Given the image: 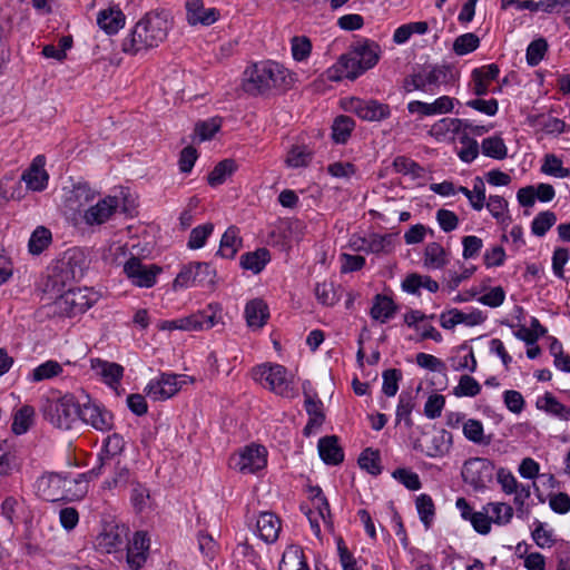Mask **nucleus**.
I'll list each match as a JSON object with an SVG mask.
<instances>
[{
    "label": "nucleus",
    "instance_id": "f257e3e1",
    "mask_svg": "<svg viewBox=\"0 0 570 570\" xmlns=\"http://www.w3.org/2000/svg\"><path fill=\"white\" fill-rule=\"evenodd\" d=\"M170 23L167 17L158 12L146 13L128 33L122 42V52L131 56L158 47L168 35Z\"/></svg>",
    "mask_w": 570,
    "mask_h": 570
},
{
    "label": "nucleus",
    "instance_id": "f03ea898",
    "mask_svg": "<svg viewBox=\"0 0 570 570\" xmlns=\"http://www.w3.org/2000/svg\"><path fill=\"white\" fill-rule=\"evenodd\" d=\"M87 267L88 259L85 252L77 247L69 248L52 266L50 278L55 287H63L81 279Z\"/></svg>",
    "mask_w": 570,
    "mask_h": 570
},
{
    "label": "nucleus",
    "instance_id": "7ed1b4c3",
    "mask_svg": "<svg viewBox=\"0 0 570 570\" xmlns=\"http://www.w3.org/2000/svg\"><path fill=\"white\" fill-rule=\"evenodd\" d=\"M450 68L445 65H428L414 70L404 78L403 89L405 92L422 91L435 95L442 83L446 82Z\"/></svg>",
    "mask_w": 570,
    "mask_h": 570
},
{
    "label": "nucleus",
    "instance_id": "20e7f679",
    "mask_svg": "<svg viewBox=\"0 0 570 570\" xmlns=\"http://www.w3.org/2000/svg\"><path fill=\"white\" fill-rule=\"evenodd\" d=\"M253 379L272 392L285 396H294L292 376L279 364H262L253 370Z\"/></svg>",
    "mask_w": 570,
    "mask_h": 570
},
{
    "label": "nucleus",
    "instance_id": "39448f33",
    "mask_svg": "<svg viewBox=\"0 0 570 570\" xmlns=\"http://www.w3.org/2000/svg\"><path fill=\"white\" fill-rule=\"evenodd\" d=\"M217 284L216 269L208 263H190L185 265L174 279L175 289L204 287L214 289Z\"/></svg>",
    "mask_w": 570,
    "mask_h": 570
},
{
    "label": "nucleus",
    "instance_id": "423d86ee",
    "mask_svg": "<svg viewBox=\"0 0 570 570\" xmlns=\"http://www.w3.org/2000/svg\"><path fill=\"white\" fill-rule=\"evenodd\" d=\"M81 405L73 395L67 394L51 402L45 411V417L60 430H70L80 417Z\"/></svg>",
    "mask_w": 570,
    "mask_h": 570
},
{
    "label": "nucleus",
    "instance_id": "0eeeda50",
    "mask_svg": "<svg viewBox=\"0 0 570 570\" xmlns=\"http://www.w3.org/2000/svg\"><path fill=\"white\" fill-rule=\"evenodd\" d=\"M96 293L87 287L70 288L60 295L55 304L58 312L65 316L72 317L85 313L96 302Z\"/></svg>",
    "mask_w": 570,
    "mask_h": 570
},
{
    "label": "nucleus",
    "instance_id": "6e6552de",
    "mask_svg": "<svg viewBox=\"0 0 570 570\" xmlns=\"http://www.w3.org/2000/svg\"><path fill=\"white\" fill-rule=\"evenodd\" d=\"M494 464L485 458H470L462 468L463 481L475 491L484 490L493 479Z\"/></svg>",
    "mask_w": 570,
    "mask_h": 570
},
{
    "label": "nucleus",
    "instance_id": "1a4fd4ad",
    "mask_svg": "<svg viewBox=\"0 0 570 570\" xmlns=\"http://www.w3.org/2000/svg\"><path fill=\"white\" fill-rule=\"evenodd\" d=\"M230 461L233 466L240 473L253 474L266 466L267 450L263 445L250 444L233 455Z\"/></svg>",
    "mask_w": 570,
    "mask_h": 570
},
{
    "label": "nucleus",
    "instance_id": "9d476101",
    "mask_svg": "<svg viewBox=\"0 0 570 570\" xmlns=\"http://www.w3.org/2000/svg\"><path fill=\"white\" fill-rule=\"evenodd\" d=\"M129 529L125 524L109 522L97 535L95 547L104 553H114L127 547Z\"/></svg>",
    "mask_w": 570,
    "mask_h": 570
},
{
    "label": "nucleus",
    "instance_id": "9b49d317",
    "mask_svg": "<svg viewBox=\"0 0 570 570\" xmlns=\"http://www.w3.org/2000/svg\"><path fill=\"white\" fill-rule=\"evenodd\" d=\"M59 473H45L36 481L37 494L46 501H59L67 498V487L76 483Z\"/></svg>",
    "mask_w": 570,
    "mask_h": 570
},
{
    "label": "nucleus",
    "instance_id": "f8f14e48",
    "mask_svg": "<svg viewBox=\"0 0 570 570\" xmlns=\"http://www.w3.org/2000/svg\"><path fill=\"white\" fill-rule=\"evenodd\" d=\"M188 381L193 382V379L186 375L164 373L151 380L145 387V392L153 401H165L174 396Z\"/></svg>",
    "mask_w": 570,
    "mask_h": 570
},
{
    "label": "nucleus",
    "instance_id": "ddd939ff",
    "mask_svg": "<svg viewBox=\"0 0 570 570\" xmlns=\"http://www.w3.org/2000/svg\"><path fill=\"white\" fill-rule=\"evenodd\" d=\"M363 72H365V70L351 49L347 53L342 55L338 61L330 67L321 78L315 81V86H317L318 81L324 82L325 80L340 81L344 78L354 80Z\"/></svg>",
    "mask_w": 570,
    "mask_h": 570
},
{
    "label": "nucleus",
    "instance_id": "4468645a",
    "mask_svg": "<svg viewBox=\"0 0 570 570\" xmlns=\"http://www.w3.org/2000/svg\"><path fill=\"white\" fill-rule=\"evenodd\" d=\"M161 272L157 265H146L137 257H131L124 266V273L129 281L138 287L150 288L156 284V278Z\"/></svg>",
    "mask_w": 570,
    "mask_h": 570
},
{
    "label": "nucleus",
    "instance_id": "2eb2a0df",
    "mask_svg": "<svg viewBox=\"0 0 570 570\" xmlns=\"http://www.w3.org/2000/svg\"><path fill=\"white\" fill-rule=\"evenodd\" d=\"M348 109L357 117L366 121H381L390 117L391 108L389 105L374 99L351 98Z\"/></svg>",
    "mask_w": 570,
    "mask_h": 570
},
{
    "label": "nucleus",
    "instance_id": "dca6fc26",
    "mask_svg": "<svg viewBox=\"0 0 570 570\" xmlns=\"http://www.w3.org/2000/svg\"><path fill=\"white\" fill-rule=\"evenodd\" d=\"M220 323L219 308L209 304L203 311L178 318L180 331H205L210 330Z\"/></svg>",
    "mask_w": 570,
    "mask_h": 570
},
{
    "label": "nucleus",
    "instance_id": "f3484780",
    "mask_svg": "<svg viewBox=\"0 0 570 570\" xmlns=\"http://www.w3.org/2000/svg\"><path fill=\"white\" fill-rule=\"evenodd\" d=\"M311 500L313 509L307 512V518L314 534L320 537L321 521L326 527L332 524L330 504L318 487L311 489Z\"/></svg>",
    "mask_w": 570,
    "mask_h": 570
},
{
    "label": "nucleus",
    "instance_id": "a211bd4d",
    "mask_svg": "<svg viewBox=\"0 0 570 570\" xmlns=\"http://www.w3.org/2000/svg\"><path fill=\"white\" fill-rule=\"evenodd\" d=\"M79 419L101 432L110 431L114 426L112 414L100 404L90 400L81 404Z\"/></svg>",
    "mask_w": 570,
    "mask_h": 570
},
{
    "label": "nucleus",
    "instance_id": "6ab92c4d",
    "mask_svg": "<svg viewBox=\"0 0 570 570\" xmlns=\"http://www.w3.org/2000/svg\"><path fill=\"white\" fill-rule=\"evenodd\" d=\"M497 480L505 494H514L513 503L518 511H522L525 501L531 495L530 487L519 483L512 472L504 468L498 470Z\"/></svg>",
    "mask_w": 570,
    "mask_h": 570
},
{
    "label": "nucleus",
    "instance_id": "aec40b11",
    "mask_svg": "<svg viewBox=\"0 0 570 570\" xmlns=\"http://www.w3.org/2000/svg\"><path fill=\"white\" fill-rule=\"evenodd\" d=\"M119 205V198L107 196L86 209L82 218L89 226L101 225L116 214Z\"/></svg>",
    "mask_w": 570,
    "mask_h": 570
},
{
    "label": "nucleus",
    "instance_id": "412c9836",
    "mask_svg": "<svg viewBox=\"0 0 570 570\" xmlns=\"http://www.w3.org/2000/svg\"><path fill=\"white\" fill-rule=\"evenodd\" d=\"M186 19L190 26H210L219 18L216 8H206L203 0H187L185 3Z\"/></svg>",
    "mask_w": 570,
    "mask_h": 570
},
{
    "label": "nucleus",
    "instance_id": "4be33fe9",
    "mask_svg": "<svg viewBox=\"0 0 570 570\" xmlns=\"http://www.w3.org/2000/svg\"><path fill=\"white\" fill-rule=\"evenodd\" d=\"M266 75L265 61L248 67L244 72L243 89L254 96L266 92Z\"/></svg>",
    "mask_w": 570,
    "mask_h": 570
},
{
    "label": "nucleus",
    "instance_id": "5701e85b",
    "mask_svg": "<svg viewBox=\"0 0 570 570\" xmlns=\"http://www.w3.org/2000/svg\"><path fill=\"white\" fill-rule=\"evenodd\" d=\"M45 156L38 155L33 158L30 167L22 174V180L30 190L41 191L47 187L49 175L45 169Z\"/></svg>",
    "mask_w": 570,
    "mask_h": 570
},
{
    "label": "nucleus",
    "instance_id": "b1692460",
    "mask_svg": "<svg viewBox=\"0 0 570 570\" xmlns=\"http://www.w3.org/2000/svg\"><path fill=\"white\" fill-rule=\"evenodd\" d=\"M90 368L110 387H116L120 383L125 371L120 364L101 358H92Z\"/></svg>",
    "mask_w": 570,
    "mask_h": 570
},
{
    "label": "nucleus",
    "instance_id": "393cba45",
    "mask_svg": "<svg viewBox=\"0 0 570 570\" xmlns=\"http://www.w3.org/2000/svg\"><path fill=\"white\" fill-rule=\"evenodd\" d=\"M484 321L480 311L470 313L462 312L458 308H452L441 313L440 324L445 330H452L459 324H465L468 326H475Z\"/></svg>",
    "mask_w": 570,
    "mask_h": 570
},
{
    "label": "nucleus",
    "instance_id": "a878e982",
    "mask_svg": "<svg viewBox=\"0 0 570 570\" xmlns=\"http://www.w3.org/2000/svg\"><path fill=\"white\" fill-rule=\"evenodd\" d=\"M149 539L144 532H136L130 544L127 543V562L132 569H139L147 559Z\"/></svg>",
    "mask_w": 570,
    "mask_h": 570
},
{
    "label": "nucleus",
    "instance_id": "bb28decb",
    "mask_svg": "<svg viewBox=\"0 0 570 570\" xmlns=\"http://www.w3.org/2000/svg\"><path fill=\"white\" fill-rule=\"evenodd\" d=\"M256 531L266 543L277 540L281 531V520L272 512H262L256 520Z\"/></svg>",
    "mask_w": 570,
    "mask_h": 570
},
{
    "label": "nucleus",
    "instance_id": "cd10ccee",
    "mask_svg": "<svg viewBox=\"0 0 570 570\" xmlns=\"http://www.w3.org/2000/svg\"><path fill=\"white\" fill-rule=\"evenodd\" d=\"M352 51L365 71L373 68L379 62L381 53L380 46L370 40L356 42L352 47Z\"/></svg>",
    "mask_w": 570,
    "mask_h": 570
},
{
    "label": "nucleus",
    "instance_id": "c85d7f7f",
    "mask_svg": "<svg viewBox=\"0 0 570 570\" xmlns=\"http://www.w3.org/2000/svg\"><path fill=\"white\" fill-rule=\"evenodd\" d=\"M126 17L117 7H109L100 10L97 14L98 26L108 35L117 33L124 28Z\"/></svg>",
    "mask_w": 570,
    "mask_h": 570
},
{
    "label": "nucleus",
    "instance_id": "c756f323",
    "mask_svg": "<svg viewBox=\"0 0 570 570\" xmlns=\"http://www.w3.org/2000/svg\"><path fill=\"white\" fill-rule=\"evenodd\" d=\"M468 127H470V121L466 119L442 118V119L438 120L434 125H432L429 132L436 140H442L446 137V135L449 132H452V134L464 132V131H466Z\"/></svg>",
    "mask_w": 570,
    "mask_h": 570
},
{
    "label": "nucleus",
    "instance_id": "7c9ffc66",
    "mask_svg": "<svg viewBox=\"0 0 570 570\" xmlns=\"http://www.w3.org/2000/svg\"><path fill=\"white\" fill-rule=\"evenodd\" d=\"M278 570H309L303 548L297 544L286 547Z\"/></svg>",
    "mask_w": 570,
    "mask_h": 570
},
{
    "label": "nucleus",
    "instance_id": "2f4dec72",
    "mask_svg": "<svg viewBox=\"0 0 570 570\" xmlns=\"http://www.w3.org/2000/svg\"><path fill=\"white\" fill-rule=\"evenodd\" d=\"M96 198V191L86 183H79L69 191L66 204L70 210H80Z\"/></svg>",
    "mask_w": 570,
    "mask_h": 570
},
{
    "label": "nucleus",
    "instance_id": "473e14b6",
    "mask_svg": "<svg viewBox=\"0 0 570 570\" xmlns=\"http://www.w3.org/2000/svg\"><path fill=\"white\" fill-rule=\"evenodd\" d=\"M450 262L449 254L444 247L436 243H429L423 253V265L428 269H442Z\"/></svg>",
    "mask_w": 570,
    "mask_h": 570
},
{
    "label": "nucleus",
    "instance_id": "72a5a7b5",
    "mask_svg": "<svg viewBox=\"0 0 570 570\" xmlns=\"http://www.w3.org/2000/svg\"><path fill=\"white\" fill-rule=\"evenodd\" d=\"M402 289L409 294H419L420 288H425L430 293H436L440 288L439 283L429 275L412 273L405 276L402 282Z\"/></svg>",
    "mask_w": 570,
    "mask_h": 570
},
{
    "label": "nucleus",
    "instance_id": "f704fd0d",
    "mask_svg": "<svg viewBox=\"0 0 570 570\" xmlns=\"http://www.w3.org/2000/svg\"><path fill=\"white\" fill-rule=\"evenodd\" d=\"M317 448L321 459L326 464L336 465L344 459L343 450L338 445V440L335 435L322 438L318 441Z\"/></svg>",
    "mask_w": 570,
    "mask_h": 570
},
{
    "label": "nucleus",
    "instance_id": "c9c22d12",
    "mask_svg": "<svg viewBox=\"0 0 570 570\" xmlns=\"http://www.w3.org/2000/svg\"><path fill=\"white\" fill-rule=\"evenodd\" d=\"M397 311L396 304L386 295L377 294L374 296L370 315L380 323H386Z\"/></svg>",
    "mask_w": 570,
    "mask_h": 570
},
{
    "label": "nucleus",
    "instance_id": "e433bc0d",
    "mask_svg": "<svg viewBox=\"0 0 570 570\" xmlns=\"http://www.w3.org/2000/svg\"><path fill=\"white\" fill-rule=\"evenodd\" d=\"M267 90L286 88L292 83V76L286 68L275 61H265Z\"/></svg>",
    "mask_w": 570,
    "mask_h": 570
},
{
    "label": "nucleus",
    "instance_id": "4c0bfd02",
    "mask_svg": "<svg viewBox=\"0 0 570 570\" xmlns=\"http://www.w3.org/2000/svg\"><path fill=\"white\" fill-rule=\"evenodd\" d=\"M269 316L268 307L262 299H253L246 304L245 317L252 328H261Z\"/></svg>",
    "mask_w": 570,
    "mask_h": 570
},
{
    "label": "nucleus",
    "instance_id": "58836bf2",
    "mask_svg": "<svg viewBox=\"0 0 570 570\" xmlns=\"http://www.w3.org/2000/svg\"><path fill=\"white\" fill-rule=\"evenodd\" d=\"M242 243L239 229L230 226L222 236L217 254L224 258H233L242 247Z\"/></svg>",
    "mask_w": 570,
    "mask_h": 570
},
{
    "label": "nucleus",
    "instance_id": "ea45409f",
    "mask_svg": "<svg viewBox=\"0 0 570 570\" xmlns=\"http://www.w3.org/2000/svg\"><path fill=\"white\" fill-rule=\"evenodd\" d=\"M462 432L464 438L474 444L489 445L491 443V436L485 435L483 424L479 420H464Z\"/></svg>",
    "mask_w": 570,
    "mask_h": 570
},
{
    "label": "nucleus",
    "instance_id": "a19ab883",
    "mask_svg": "<svg viewBox=\"0 0 570 570\" xmlns=\"http://www.w3.org/2000/svg\"><path fill=\"white\" fill-rule=\"evenodd\" d=\"M532 525L531 538L539 548L550 549L556 544L554 530L549 524L535 520Z\"/></svg>",
    "mask_w": 570,
    "mask_h": 570
},
{
    "label": "nucleus",
    "instance_id": "79ce46f5",
    "mask_svg": "<svg viewBox=\"0 0 570 570\" xmlns=\"http://www.w3.org/2000/svg\"><path fill=\"white\" fill-rule=\"evenodd\" d=\"M269 259V252L266 248H258L255 252L242 255L240 265L243 268L252 271L254 274H258L263 271Z\"/></svg>",
    "mask_w": 570,
    "mask_h": 570
},
{
    "label": "nucleus",
    "instance_id": "37998d69",
    "mask_svg": "<svg viewBox=\"0 0 570 570\" xmlns=\"http://www.w3.org/2000/svg\"><path fill=\"white\" fill-rule=\"evenodd\" d=\"M52 243V234L50 229L45 226H38L31 234L28 242L29 253L32 255H40Z\"/></svg>",
    "mask_w": 570,
    "mask_h": 570
},
{
    "label": "nucleus",
    "instance_id": "c03bdc74",
    "mask_svg": "<svg viewBox=\"0 0 570 570\" xmlns=\"http://www.w3.org/2000/svg\"><path fill=\"white\" fill-rule=\"evenodd\" d=\"M485 509L490 514L491 524L500 527L509 524L514 513L513 508L504 502H489L485 504Z\"/></svg>",
    "mask_w": 570,
    "mask_h": 570
},
{
    "label": "nucleus",
    "instance_id": "a18cd8bd",
    "mask_svg": "<svg viewBox=\"0 0 570 570\" xmlns=\"http://www.w3.org/2000/svg\"><path fill=\"white\" fill-rule=\"evenodd\" d=\"M539 409L560 420L568 421L570 419V409L559 402L552 394L546 393L538 402Z\"/></svg>",
    "mask_w": 570,
    "mask_h": 570
},
{
    "label": "nucleus",
    "instance_id": "49530a36",
    "mask_svg": "<svg viewBox=\"0 0 570 570\" xmlns=\"http://www.w3.org/2000/svg\"><path fill=\"white\" fill-rule=\"evenodd\" d=\"M305 410L309 415V420L304 428V433L308 435L314 428H318L324 421L322 402L307 395L305 399Z\"/></svg>",
    "mask_w": 570,
    "mask_h": 570
},
{
    "label": "nucleus",
    "instance_id": "de8ad7c7",
    "mask_svg": "<svg viewBox=\"0 0 570 570\" xmlns=\"http://www.w3.org/2000/svg\"><path fill=\"white\" fill-rule=\"evenodd\" d=\"M63 368L60 363L53 360L46 361L32 370L29 375L31 382H41L59 376Z\"/></svg>",
    "mask_w": 570,
    "mask_h": 570
},
{
    "label": "nucleus",
    "instance_id": "09e8293b",
    "mask_svg": "<svg viewBox=\"0 0 570 570\" xmlns=\"http://www.w3.org/2000/svg\"><path fill=\"white\" fill-rule=\"evenodd\" d=\"M415 406L414 396L410 392H402L399 396V403L396 406V422H404L406 428H412L413 421L411 417V413Z\"/></svg>",
    "mask_w": 570,
    "mask_h": 570
},
{
    "label": "nucleus",
    "instance_id": "8fccbe9b",
    "mask_svg": "<svg viewBox=\"0 0 570 570\" xmlns=\"http://www.w3.org/2000/svg\"><path fill=\"white\" fill-rule=\"evenodd\" d=\"M234 160L224 159L218 163L209 173L207 181L212 187H216L226 181V179L235 171Z\"/></svg>",
    "mask_w": 570,
    "mask_h": 570
},
{
    "label": "nucleus",
    "instance_id": "3c124183",
    "mask_svg": "<svg viewBox=\"0 0 570 570\" xmlns=\"http://www.w3.org/2000/svg\"><path fill=\"white\" fill-rule=\"evenodd\" d=\"M35 410L30 405H23L13 415L12 432L17 435L26 433L32 424Z\"/></svg>",
    "mask_w": 570,
    "mask_h": 570
},
{
    "label": "nucleus",
    "instance_id": "603ef678",
    "mask_svg": "<svg viewBox=\"0 0 570 570\" xmlns=\"http://www.w3.org/2000/svg\"><path fill=\"white\" fill-rule=\"evenodd\" d=\"M354 128V120L347 116L337 117L332 126V138L337 144H345Z\"/></svg>",
    "mask_w": 570,
    "mask_h": 570
},
{
    "label": "nucleus",
    "instance_id": "864d4df0",
    "mask_svg": "<svg viewBox=\"0 0 570 570\" xmlns=\"http://www.w3.org/2000/svg\"><path fill=\"white\" fill-rule=\"evenodd\" d=\"M482 153L494 159H503L508 155V148L503 139L499 136L488 137L482 140Z\"/></svg>",
    "mask_w": 570,
    "mask_h": 570
},
{
    "label": "nucleus",
    "instance_id": "5fc2aeb1",
    "mask_svg": "<svg viewBox=\"0 0 570 570\" xmlns=\"http://www.w3.org/2000/svg\"><path fill=\"white\" fill-rule=\"evenodd\" d=\"M393 249V236L390 234L379 235L372 234L367 238L365 253L389 254Z\"/></svg>",
    "mask_w": 570,
    "mask_h": 570
},
{
    "label": "nucleus",
    "instance_id": "6e6d98bb",
    "mask_svg": "<svg viewBox=\"0 0 570 570\" xmlns=\"http://www.w3.org/2000/svg\"><path fill=\"white\" fill-rule=\"evenodd\" d=\"M541 171L558 178H566L570 175V170L563 167L562 160L553 154L544 156Z\"/></svg>",
    "mask_w": 570,
    "mask_h": 570
},
{
    "label": "nucleus",
    "instance_id": "4d7b16f0",
    "mask_svg": "<svg viewBox=\"0 0 570 570\" xmlns=\"http://www.w3.org/2000/svg\"><path fill=\"white\" fill-rule=\"evenodd\" d=\"M214 225L206 223L191 229L187 246L190 249H199L205 246L207 238L213 234Z\"/></svg>",
    "mask_w": 570,
    "mask_h": 570
},
{
    "label": "nucleus",
    "instance_id": "13d9d810",
    "mask_svg": "<svg viewBox=\"0 0 570 570\" xmlns=\"http://www.w3.org/2000/svg\"><path fill=\"white\" fill-rule=\"evenodd\" d=\"M416 510L425 528H429L435 514L433 500L428 494H420L416 499Z\"/></svg>",
    "mask_w": 570,
    "mask_h": 570
},
{
    "label": "nucleus",
    "instance_id": "bf43d9fd",
    "mask_svg": "<svg viewBox=\"0 0 570 570\" xmlns=\"http://www.w3.org/2000/svg\"><path fill=\"white\" fill-rule=\"evenodd\" d=\"M480 391L481 385L474 377L470 375H462L460 377L459 384L453 390V394L458 397H473L478 395Z\"/></svg>",
    "mask_w": 570,
    "mask_h": 570
},
{
    "label": "nucleus",
    "instance_id": "052dcab7",
    "mask_svg": "<svg viewBox=\"0 0 570 570\" xmlns=\"http://www.w3.org/2000/svg\"><path fill=\"white\" fill-rule=\"evenodd\" d=\"M130 499L134 508L139 512L151 505L150 492L145 485L140 483L132 484Z\"/></svg>",
    "mask_w": 570,
    "mask_h": 570
},
{
    "label": "nucleus",
    "instance_id": "680f3d73",
    "mask_svg": "<svg viewBox=\"0 0 570 570\" xmlns=\"http://www.w3.org/2000/svg\"><path fill=\"white\" fill-rule=\"evenodd\" d=\"M480 45V39L474 33H464L459 36L453 42V51L459 56L468 55L474 51Z\"/></svg>",
    "mask_w": 570,
    "mask_h": 570
},
{
    "label": "nucleus",
    "instance_id": "e2e57ef3",
    "mask_svg": "<svg viewBox=\"0 0 570 570\" xmlns=\"http://www.w3.org/2000/svg\"><path fill=\"white\" fill-rule=\"evenodd\" d=\"M557 216L550 210L538 214L531 225L532 233L537 236H544L546 233L556 224Z\"/></svg>",
    "mask_w": 570,
    "mask_h": 570
},
{
    "label": "nucleus",
    "instance_id": "0e129e2a",
    "mask_svg": "<svg viewBox=\"0 0 570 570\" xmlns=\"http://www.w3.org/2000/svg\"><path fill=\"white\" fill-rule=\"evenodd\" d=\"M312 154L305 146H294L288 151L286 165L292 168L307 166L311 161Z\"/></svg>",
    "mask_w": 570,
    "mask_h": 570
},
{
    "label": "nucleus",
    "instance_id": "69168bd1",
    "mask_svg": "<svg viewBox=\"0 0 570 570\" xmlns=\"http://www.w3.org/2000/svg\"><path fill=\"white\" fill-rule=\"evenodd\" d=\"M382 377H383V384H382L383 393L389 397L394 396L399 391V383L402 380L401 370H397V368L385 370L382 374Z\"/></svg>",
    "mask_w": 570,
    "mask_h": 570
},
{
    "label": "nucleus",
    "instance_id": "338daca9",
    "mask_svg": "<svg viewBox=\"0 0 570 570\" xmlns=\"http://www.w3.org/2000/svg\"><path fill=\"white\" fill-rule=\"evenodd\" d=\"M461 148L458 151L459 158L464 163H472L479 155V144L465 132L460 139Z\"/></svg>",
    "mask_w": 570,
    "mask_h": 570
},
{
    "label": "nucleus",
    "instance_id": "774afa93",
    "mask_svg": "<svg viewBox=\"0 0 570 570\" xmlns=\"http://www.w3.org/2000/svg\"><path fill=\"white\" fill-rule=\"evenodd\" d=\"M292 56L296 61L306 60L312 51V43L305 36L294 37L291 41Z\"/></svg>",
    "mask_w": 570,
    "mask_h": 570
}]
</instances>
